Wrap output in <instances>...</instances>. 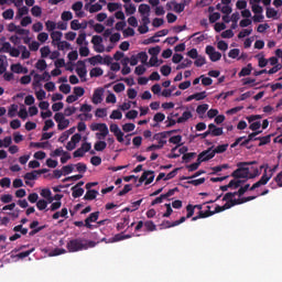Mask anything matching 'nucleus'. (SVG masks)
<instances>
[{
	"label": "nucleus",
	"instance_id": "obj_3",
	"mask_svg": "<svg viewBox=\"0 0 282 282\" xmlns=\"http://www.w3.org/2000/svg\"><path fill=\"white\" fill-rule=\"evenodd\" d=\"M226 151H228V143L217 145L216 149H214V150H213V148H209V149L203 151V153H206L205 156H207V160H213V158H215V155H217V153H226Z\"/></svg>",
	"mask_w": 282,
	"mask_h": 282
},
{
	"label": "nucleus",
	"instance_id": "obj_29",
	"mask_svg": "<svg viewBox=\"0 0 282 282\" xmlns=\"http://www.w3.org/2000/svg\"><path fill=\"white\" fill-rule=\"evenodd\" d=\"M207 111H208V104L199 105L196 108V112L198 113V116H204V113H206Z\"/></svg>",
	"mask_w": 282,
	"mask_h": 282
},
{
	"label": "nucleus",
	"instance_id": "obj_55",
	"mask_svg": "<svg viewBox=\"0 0 282 282\" xmlns=\"http://www.w3.org/2000/svg\"><path fill=\"white\" fill-rule=\"evenodd\" d=\"M122 130L126 132V133H130V131H134L135 130V124L134 123H124L122 126Z\"/></svg>",
	"mask_w": 282,
	"mask_h": 282
},
{
	"label": "nucleus",
	"instance_id": "obj_39",
	"mask_svg": "<svg viewBox=\"0 0 282 282\" xmlns=\"http://www.w3.org/2000/svg\"><path fill=\"white\" fill-rule=\"evenodd\" d=\"M11 72L14 74H23V66L21 64H12Z\"/></svg>",
	"mask_w": 282,
	"mask_h": 282
},
{
	"label": "nucleus",
	"instance_id": "obj_59",
	"mask_svg": "<svg viewBox=\"0 0 282 282\" xmlns=\"http://www.w3.org/2000/svg\"><path fill=\"white\" fill-rule=\"evenodd\" d=\"M59 91H62V94H70L72 86H69V84H62L59 86Z\"/></svg>",
	"mask_w": 282,
	"mask_h": 282
},
{
	"label": "nucleus",
	"instance_id": "obj_53",
	"mask_svg": "<svg viewBox=\"0 0 282 282\" xmlns=\"http://www.w3.org/2000/svg\"><path fill=\"white\" fill-rule=\"evenodd\" d=\"M74 94L77 98H83L85 96V88L77 86L74 88Z\"/></svg>",
	"mask_w": 282,
	"mask_h": 282
},
{
	"label": "nucleus",
	"instance_id": "obj_19",
	"mask_svg": "<svg viewBox=\"0 0 282 282\" xmlns=\"http://www.w3.org/2000/svg\"><path fill=\"white\" fill-rule=\"evenodd\" d=\"M72 191V195L75 199H77V197H83V195H85V189L83 187L73 186Z\"/></svg>",
	"mask_w": 282,
	"mask_h": 282
},
{
	"label": "nucleus",
	"instance_id": "obj_44",
	"mask_svg": "<svg viewBox=\"0 0 282 282\" xmlns=\"http://www.w3.org/2000/svg\"><path fill=\"white\" fill-rule=\"evenodd\" d=\"M67 127H69V121L68 119H64L63 121H59L57 123V129L58 131H64V129H67Z\"/></svg>",
	"mask_w": 282,
	"mask_h": 282
},
{
	"label": "nucleus",
	"instance_id": "obj_54",
	"mask_svg": "<svg viewBox=\"0 0 282 282\" xmlns=\"http://www.w3.org/2000/svg\"><path fill=\"white\" fill-rule=\"evenodd\" d=\"M55 45H57V50H59V51L69 50V46H70V44L66 41H63V42L59 41Z\"/></svg>",
	"mask_w": 282,
	"mask_h": 282
},
{
	"label": "nucleus",
	"instance_id": "obj_40",
	"mask_svg": "<svg viewBox=\"0 0 282 282\" xmlns=\"http://www.w3.org/2000/svg\"><path fill=\"white\" fill-rule=\"evenodd\" d=\"M31 14L33 17H41V14H43V9H41V7H39V6H34L31 9Z\"/></svg>",
	"mask_w": 282,
	"mask_h": 282
},
{
	"label": "nucleus",
	"instance_id": "obj_34",
	"mask_svg": "<svg viewBox=\"0 0 282 282\" xmlns=\"http://www.w3.org/2000/svg\"><path fill=\"white\" fill-rule=\"evenodd\" d=\"M257 137H254V134H252V132L249 133L248 138L240 143V147H247V144H250V142H257V140H254Z\"/></svg>",
	"mask_w": 282,
	"mask_h": 282
},
{
	"label": "nucleus",
	"instance_id": "obj_62",
	"mask_svg": "<svg viewBox=\"0 0 282 282\" xmlns=\"http://www.w3.org/2000/svg\"><path fill=\"white\" fill-rule=\"evenodd\" d=\"M76 113V107H67L64 109V116L69 118V116H74Z\"/></svg>",
	"mask_w": 282,
	"mask_h": 282
},
{
	"label": "nucleus",
	"instance_id": "obj_30",
	"mask_svg": "<svg viewBox=\"0 0 282 282\" xmlns=\"http://www.w3.org/2000/svg\"><path fill=\"white\" fill-rule=\"evenodd\" d=\"M95 151H105L107 149V142L105 141H97L94 145Z\"/></svg>",
	"mask_w": 282,
	"mask_h": 282
},
{
	"label": "nucleus",
	"instance_id": "obj_18",
	"mask_svg": "<svg viewBox=\"0 0 282 282\" xmlns=\"http://www.w3.org/2000/svg\"><path fill=\"white\" fill-rule=\"evenodd\" d=\"M193 118V112L191 111H184L182 116L177 119V124H182L186 122L187 120H191Z\"/></svg>",
	"mask_w": 282,
	"mask_h": 282
},
{
	"label": "nucleus",
	"instance_id": "obj_41",
	"mask_svg": "<svg viewBox=\"0 0 282 282\" xmlns=\"http://www.w3.org/2000/svg\"><path fill=\"white\" fill-rule=\"evenodd\" d=\"M62 21H72L74 19V14L72 11H64L61 17Z\"/></svg>",
	"mask_w": 282,
	"mask_h": 282
},
{
	"label": "nucleus",
	"instance_id": "obj_4",
	"mask_svg": "<svg viewBox=\"0 0 282 282\" xmlns=\"http://www.w3.org/2000/svg\"><path fill=\"white\" fill-rule=\"evenodd\" d=\"M154 180H155L154 171H144L141 177L139 178V184H137V186L139 187L144 182H145V186H149V184H153Z\"/></svg>",
	"mask_w": 282,
	"mask_h": 282
},
{
	"label": "nucleus",
	"instance_id": "obj_57",
	"mask_svg": "<svg viewBox=\"0 0 282 282\" xmlns=\"http://www.w3.org/2000/svg\"><path fill=\"white\" fill-rule=\"evenodd\" d=\"M91 43L93 45H95V47H98V45L102 44V36L94 35L91 39Z\"/></svg>",
	"mask_w": 282,
	"mask_h": 282
},
{
	"label": "nucleus",
	"instance_id": "obj_43",
	"mask_svg": "<svg viewBox=\"0 0 282 282\" xmlns=\"http://www.w3.org/2000/svg\"><path fill=\"white\" fill-rule=\"evenodd\" d=\"M10 184H12V181L10 180V177H3L0 180V186L2 188H10Z\"/></svg>",
	"mask_w": 282,
	"mask_h": 282
},
{
	"label": "nucleus",
	"instance_id": "obj_56",
	"mask_svg": "<svg viewBox=\"0 0 282 282\" xmlns=\"http://www.w3.org/2000/svg\"><path fill=\"white\" fill-rule=\"evenodd\" d=\"M186 212H187L186 218L191 219V217H193V215H195V207L193 205L188 204L186 206Z\"/></svg>",
	"mask_w": 282,
	"mask_h": 282
},
{
	"label": "nucleus",
	"instance_id": "obj_16",
	"mask_svg": "<svg viewBox=\"0 0 282 282\" xmlns=\"http://www.w3.org/2000/svg\"><path fill=\"white\" fill-rule=\"evenodd\" d=\"M96 197H98V191L88 189L84 196V199H86V202H93V199H96Z\"/></svg>",
	"mask_w": 282,
	"mask_h": 282
},
{
	"label": "nucleus",
	"instance_id": "obj_64",
	"mask_svg": "<svg viewBox=\"0 0 282 282\" xmlns=\"http://www.w3.org/2000/svg\"><path fill=\"white\" fill-rule=\"evenodd\" d=\"M274 182L282 188V171L274 177Z\"/></svg>",
	"mask_w": 282,
	"mask_h": 282
},
{
	"label": "nucleus",
	"instance_id": "obj_12",
	"mask_svg": "<svg viewBox=\"0 0 282 282\" xmlns=\"http://www.w3.org/2000/svg\"><path fill=\"white\" fill-rule=\"evenodd\" d=\"M104 94H105V89L104 88L95 89V91L93 94V102H94V105H100V102H102V95Z\"/></svg>",
	"mask_w": 282,
	"mask_h": 282
},
{
	"label": "nucleus",
	"instance_id": "obj_49",
	"mask_svg": "<svg viewBox=\"0 0 282 282\" xmlns=\"http://www.w3.org/2000/svg\"><path fill=\"white\" fill-rule=\"evenodd\" d=\"M137 58H139V61H141L143 65H147V61H149V55H147V52H140L137 55Z\"/></svg>",
	"mask_w": 282,
	"mask_h": 282
},
{
	"label": "nucleus",
	"instance_id": "obj_35",
	"mask_svg": "<svg viewBox=\"0 0 282 282\" xmlns=\"http://www.w3.org/2000/svg\"><path fill=\"white\" fill-rule=\"evenodd\" d=\"M139 12L142 15L149 14V12H151V7L149 4H140L139 6Z\"/></svg>",
	"mask_w": 282,
	"mask_h": 282
},
{
	"label": "nucleus",
	"instance_id": "obj_33",
	"mask_svg": "<svg viewBox=\"0 0 282 282\" xmlns=\"http://www.w3.org/2000/svg\"><path fill=\"white\" fill-rule=\"evenodd\" d=\"M133 189V186L131 184H126L123 189L118 193L119 197H123V195H127V193H131Z\"/></svg>",
	"mask_w": 282,
	"mask_h": 282
},
{
	"label": "nucleus",
	"instance_id": "obj_13",
	"mask_svg": "<svg viewBox=\"0 0 282 282\" xmlns=\"http://www.w3.org/2000/svg\"><path fill=\"white\" fill-rule=\"evenodd\" d=\"M169 142L170 144H176L175 148H172L171 152L172 153H175L176 149H180V147H182V135L177 134V135H174V137H171L169 139Z\"/></svg>",
	"mask_w": 282,
	"mask_h": 282
},
{
	"label": "nucleus",
	"instance_id": "obj_52",
	"mask_svg": "<svg viewBox=\"0 0 282 282\" xmlns=\"http://www.w3.org/2000/svg\"><path fill=\"white\" fill-rule=\"evenodd\" d=\"M100 10H102V4L100 3L91 4L89 8L90 14H94L95 12H100Z\"/></svg>",
	"mask_w": 282,
	"mask_h": 282
},
{
	"label": "nucleus",
	"instance_id": "obj_2",
	"mask_svg": "<svg viewBox=\"0 0 282 282\" xmlns=\"http://www.w3.org/2000/svg\"><path fill=\"white\" fill-rule=\"evenodd\" d=\"M250 167H243V165L238 166L236 171L231 173V177L235 180H250Z\"/></svg>",
	"mask_w": 282,
	"mask_h": 282
},
{
	"label": "nucleus",
	"instance_id": "obj_58",
	"mask_svg": "<svg viewBox=\"0 0 282 282\" xmlns=\"http://www.w3.org/2000/svg\"><path fill=\"white\" fill-rule=\"evenodd\" d=\"M96 118H106L107 116V109L105 108H98L95 112Z\"/></svg>",
	"mask_w": 282,
	"mask_h": 282
},
{
	"label": "nucleus",
	"instance_id": "obj_17",
	"mask_svg": "<svg viewBox=\"0 0 282 282\" xmlns=\"http://www.w3.org/2000/svg\"><path fill=\"white\" fill-rule=\"evenodd\" d=\"M51 39H52V45H56V43L61 42V39H63V32L53 31L51 33Z\"/></svg>",
	"mask_w": 282,
	"mask_h": 282
},
{
	"label": "nucleus",
	"instance_id": "obj_7",
	"mask_svg": "<svg viewBox=\"0 0 282 282\" xmlns=\"http://www.w3.org/2000/svg\"><path fill=\"white\" fill-rule=\"evenodd\" d=\"M99 217H100V212L91 213L85 219V228H88V230H94V228H98V225H91V224H95V221H98Z\"/></svg>",
	"mask_w": 282,
	"mask_h": 282
},
{
	"label": "nucleus",
	"instance_id": "obj_63",
	"mask_svg": "<svg viewBox=\"0 0 282 282\" xmlns=\"http://www.w3.org/2000/svg\"><path fill=\"white\" fill-rule=\"evenodd\" d=\"M160 52H162V48L160 46H154L149 48V54L151 56H158L160 54Z\"/></svg>",
	"mask_w": 282,
	"mask_h": 282
},
{
	"label": "nucleus",
	"instance_id": "obj_32",
	"mask_svg": "<svg viewBox=\"0 0 282 282\" xmlns=\"http://www.w3.org/2000/svg\"><path fill=\"white\" fill-rule=\"evenodd\" d=\"M194 65L196 67H204V65H206V57L198 55V57H196V61L194 62Z\"/></svg>",
	"mask_w": 282,
	"mask_h": 282
},
{
	"label": "nucleus",
	"instance_id": "obj_21",
	"mask_svg": "<svg viewBox=\"0 0 282 282\" xmlns=\"http://www.w3.org/2000/svg\"><path fill=\"white\" fill-rule=\"evenodd\" d=\"M171 3L174 6V12H176V14H182L186 8L185 3H177L176 1H171Z\"/></svg>",
	"mask_w": 282,
	"mask_h": 282
},
{
	"label": "nucleus",
	"instance_id": "obj_10",
	"mask_svg": "<svg viewBox=\"0 0 282 282\" xmlns=\"http://www.w3.org/2000/svg\"><path fill=\"white\" fill-rule=\"evenodd\" d=\"M166 131L155 133L152 138V140H156L158 144L161 149H164V145L166 144V138H169V134H166Z\"/></svg>",
	"mask_w": 282,
	"mask_h": 282
},
{
	"label": "nucleus",
	"instance_id": "obj_36",
	"mask_svg": "<svg viewBox=\"0 0 282 282\" xmlns=\"http://www.w3.org/2000/svg\"><path fill=\"white\" fill-rule=\"evenodd\" d=\"M122 8V4L117 3V2H109L108 3V10L109 12H116V10H120Z\"/></svg>",
	"mask_w": 282,
	"mask_h": 282
},
{
	"label": "nucleus",
	"instance_id": "obj_50",
	"mask_svg": "<svg viewBox=\"0 0 282 282\" xmlns=\"http://www.w3.org/2000/svg\"><path fill=\"white\" fill-rule=\"evenodd\" d=\"M36 208H37V210H45V208H47V200H45V199L37 200Z\"/></svg>",
	"mask_w": 282,
	"mask_h": 282
},
{
	"label": "nucleus",
	"instance_id": "obj_25",
	"mask_svg": "<svg viewBox=\"0 0 282 282\" xmlns=\"http://www.w3.org/2000/svg\"><path fill=\"white\" fill-rule=\"evenodd\" d=\"M107 123H91L90 130L91 131H102V129H108Z\"/></svg>",
	"mask_w": 282,
	"mask_h": 282
},
{
	"label": "nucleus",
	"instance_id": "obj_24",
	"mask_svg": "<svg viewBox=\"0 0 282 282\" xmlns=\"http://www.w3.org/2000/svg\"><path fill=\"white\" fill-rule=\"evenodd\" d=\"M90 78H98L99 76H102L105 72L100 67H95L90 70Z\"/></svg>",
	"mask_w": 282,
	"mask_h": 282
},
{
	"label": "nucleus",
	"instance_id": "obj_20",
	"mask_svg": "<svg viewBox=\"0 0 282 282\" xmlns=\"http://www.w3.org/2000/svg\"><path fill=\"white\" fill-rule=\"evenodd\" d=\"M252 74V64H248L247 67H242L238 76L241 78L243 76H250Z\"/></svg>",
	"mask_w": 282,
	"mask_h": 282
},
{
	"label": "nucleus",
	"instance_id": "obj_60",
	"mask_svg": "<svg viewBox=\"0 0 282 282\" xmlns=\"http://www.w3.org/2000/svg\"><path fill=\"white\" fill-rule=\"evenodd\" d=\"M171 72H172V68H171V66H169V65H163V66L161 67V74H162V76H170V75H171Z\"/></svg>",
	"mask_w": 282,
	"mask_h": 282
},
{
	"label": "nucleus",
	"instance_id": "obj_46",
	"mask_svg": "<svg viewBox=\"0 0 282 282\" xmlns=\"http://www.w3.org/2000/svg\"><path fill=\"white\" fill-rule=\"evenodd\" d=\"M165 119L166 115H164L163 112H156L153 117L154 122H164Z\"/></svg>",
	"mask_w": 282,
	"mask_h": 282
},
{
	"label": "nucleus",
	"instance_id": "obj_37",
	"mask_svg": "<svg viewBox=\"0 0 282 282\" xmlns=\"http://www.w3.org/2000/svg\"><path fill=\"white\" fill-rule=\"evenodd\" d=\"M206 182L205 177H200L198 180H191L187 181V184H192V186H202V184H204Z\"/></svg>",
	"mask_w": 282,
	"mask_h": 282
},
{
	"label": "nucleus",
	"instance_id": "obj_14",
	"mask_svg": "<svg viewBox=\"0 0 282 282\" xmlns=\"http://www.w3.org/2000/svg\"><path fill=\"white\" fill-rule=\"evenodd\" d=\"M206 96H207L206 91L196 93V94L189 95L185 99V102H191L192 100H204Z\"/></svg>",
	"mask_w": 282,
	"mask_h": 282
},
{
	"label": "nucleus",
	"instance_id": "obj_6",
	"mask_svg": "<svg viewBox=\"0 0 282 282\" xmlns=\"http://www.w3.org/2000/svg\"><path fill=\"white\" fill-rule=\"evenodd\" d=\"M206 153L207 152H200L198 154L197 162L186 165V169L189 171V173H193V171H197V169H199V166L202 165V162H208Z\"/></svg>",
	"mask_w": 282,
	"mask_h": 282
},
{
	"label": "nucleus",
	"instance_id": "obj_38",
	"mask_svg": "<svg viewBox=\"0 0 282 282\" xmlns=\"http://www.w3.org/2000/svg\"><path fill=\"white\" fill-rule=\"evenodd\" d=\"M118 241H124L123 240V234H117L112 238L108 239V243H116Z\"/></svg>",
	"mask_w": 282,
	"mask_h": 282
},
{
	"label": "nucleus",
	"instance_id": "obj_11",
	"mask_svg": "<svg viewBox=\"0 0 282 282\" xmlns=\"http://www.w3.org/2000/svg\"><path fill=\"white\" fill-rule=\"evenodd\" d=\"M207 209L206 212H198V215L197 216H194L192 217V221H197V219H206L208 217H213V215H215V212H212L210 210V206H207Z\"/></svg>",
	"mask_w": 282,
	"mask_h": 282
},
{
	"label": "nucleus",
	"instance_id": "obj_48",
	"mask_svg": "<svg viewBox=\"0 0 282 282\" xmlns=\"http://www.w3.org/2000/svg\"><path fill=\"white\" fill-rule=\"evenodd\" d=\"M252 34V29H243L239 32L238 39H246V36H250Z\"/></svg>",
	"mask_w": 282,
	"mask_h": 282
},
{
	"label": "nucleus",
	"instance_id": "obj_1",
	"mask_svg": "<svg viewBox=\"0 0 282 282\" xmlns=\"http://www.w3.org/2000/svg\"><path fill=\"white\" fill-rule=\"evenodd\" d=\"M96 246H98V242L83 238H75L66 243L68 252H80L83 250H89V248H96Z\"/></svg>",
	"mask_w": 282,
	"mask_h": 282
},
{
	"label": "nucleus",
	"instance_id": "obj_45",
	"mask_svg": "<svg viewBox=\"0 0 282 282\" xmlns=\"http://www.w3.org/2000/svg\"><path fill=\"white\" fill-rule=\"evenodd\" d=\"M195 155H197V153H195V152L185 153V154H183L182 160H183L186 164H188V162H191V160H192L193 158H195Z\"/></svg>",
	"mask_w": 282,
	"mask_h": 282
},
{
	"label": "nucleus",
	"instance_id": "obj_8",
	"mask_svg": "<svg viewBox=\"0 0 282 282\" xmlns=\"http://www.w3.org/2000/svg\"><path fill=\"white\" fill-rule=\"evenodd\" d=\"M205 52L209 56L212 63H217V61H221V53L215 51V46L207 45Z\"/></svg>",
	"mask_w": 282,
	"mask_h": 282
},
{
	"label": "nucleus",
	"instance_id": "obj_51",
	"mask_svg": "<svg viewBox=\"0 0 282 282\" xmlns=\"http://www.w3.org/2000/svg\"><path fill=\"white\" fill-rule=\"evenodd\" d=\"M3 19L10 20V19H14V10L12 9H7L3 13H2Z\"/></svg>",
	"mask_w": 282,
	"mask_h": 282
},
{
	"label": "nucleus",
	"instance_id": "obj_61",
	"mask_svg": "<svg viewBox=\"0 0 282 282\" xmlns=\"http://www.w3.org/2000/svg\"><path fill=\"white\" fill-rule=\"evenodd\" d=\"M45 25H46L47 32H54L56 28V22L48 20L45 22Z\"/></svg>",
	"mask_w": 282,
	"mask_h": 282
},
{
	"label": "nucleus",
	"instance_id": "obj_5",
	"mask_svg": "<svg viewBox=\"0 0 282 282\" xmlns=\"http://www.w3.org/2000/svg\"><path fill=\"white\" fill-rule=\"evenodd\" d=\"M270 180H272V173H268L267 171H264L261 178L258 182H256L249 188V191H256V188H261V186H265V184H268V182H270Z\"/></svg>",
	"mask_w": 282,
	"mask_h": 282
},
{
	"label": "nucleus",
	"instance_id": "obj_23",
	"mask_svg": "<svg viewBox=\"0 0 282 282\" xmlns=\"http://www.w3.org/2000/svg\"><path fill=\"white\" fill-rule=\"evenodd\" d=\"M144 228L148 232H155V230H158V226H155V223L152 220H147L144 223Z\"/></svg>",
	"mask_w": 282,
	"mask_h": 282
},
{
	"label": "nucleus",
	"instance_id": "obj_47",
	"mask_svg": "<svg viewBox=\"0 0 282 282\" xmlns=\"http://www.w3.org/2000/svg\"><path fill=\"white\" fill-rule=\"evenodd\" d=\"M279 14L278 10H274V8H267V19H274Z\"/></svg>",
	"mask_w": 282,
	"mask_h": 282
},
{
	"label": "nucleus",
	"instance_id": "obj_31",
	"mask_svg": "<svg viewBox=\"0 0 282 282\" xmlns=\"http://www.w3.org/2000/svg\"><path fill=\"white\" fill-rule=\"evenodd\" d=\"M37 178H39V173L36 172V170H34L32 172H28L24 175V180L33 181V180H37Z\"/></svg>",
	"mask_w": 282,
	"mask_h": 282
},
{
	"label": "nucleus",
	"instance_id": "obj_26",
	"mask_svg": "<svg viewBox=\"0 0 282 282\" xmlns=\"http://www.w3.org/2000/svg\"><path fill=\"white\" fill-rule=\"evenodd\" d=\"M109 135V128H105L100 130V132L96 133L97 140H105Z\"/></svg>",
	"mask_w": 282,
	"mask_h": 282
},
{
	"label": "nucleus",
	"instance_id": "obj_27",
	"mask_svg": "<svg viewBox=\"0 0 282 282\" xmlns=\"http://www.w3.org/2000/svg\"><path fill=\"white\" fill-rule=\"evenodd\" d=\"M35 67L36 69H40V72H45V69H47V62H45V59H39Z\"/></svg>",
	"mask_w": 282,
	"mask_h": 282
},
{
	"label": "nucleus",
	"instance_id": "obj_22",
	"mask_svg": "<svg viewBox=\"0 0 282 282\" xmlns=\"http://www.w3.org/2000/svg\"><path fill=\"white\" fill-rule=\"evenodd\" d=\"M87 61L93 66L98 65V63H99V65H102V55H95V56L88 58Z\"/></svg>",
	"mask_w": 282,
	"mask_h": 282
},
{
	"label": "nucleus",
	"instance_id": "obj_28",
	"mask_svg": "<svg viewBox=\"0 0 282 282\" xmlns=\"http://www.w3.org/2000/svg\"><path fill=\"white\" fill-rule=\"evenodd\" d=\"M193 65V61L185 58L181 64L177 65L176 69H186V67H191Z\"/></svg>",
	"mask_w": 282,
	"mask_h": 282
},
{
	"label": "nucleus",
	"instance_id": "obj_15",
	"mask_svg": "<svg viewBox=\"0 0 282 282\" xmlns=\"http://www.w3.org/2000/svg\"><path fill=\"white\" fill-rule=\"evenodd\" d=\"M272 135L274 134H269L265 137H257L254 140H259L258 147H265V144H270V142H272Z\"/></svg>",
	"mask_w": 282,
	"mask_h": 282
},
{
	"label": "nucleus",
	"instance_id": "obj_9",
	"mask_svg": "<svg viewBox=\"0 0 282 282\" xmlns=\"http://www.w3.org/2000/svg\"><path fill=\"white\" fill-rule=\"evenodd\" d=\"M76 74L82 78V83H87V65L85 64V61L77 62Z\"/></svg>",
	"mask_w": 282,
	"mask_h": 282
},
{
	"label": "nucleus",
	"instance_id": "obj_42",
	"mask_svg": "<svg viewBox=\"0 0 282 282\" xmlns=\"http://www.w3.org/2000/svg\"><path fill=\"white\" fill-rule=\"evenodd\" d=\"M219 19H221V13H219V12H214V13L209 14V23H217V21H219Z\"/></svg>",
	"mask_w": 282,
	"mask_h": 282
}]
</instances>
